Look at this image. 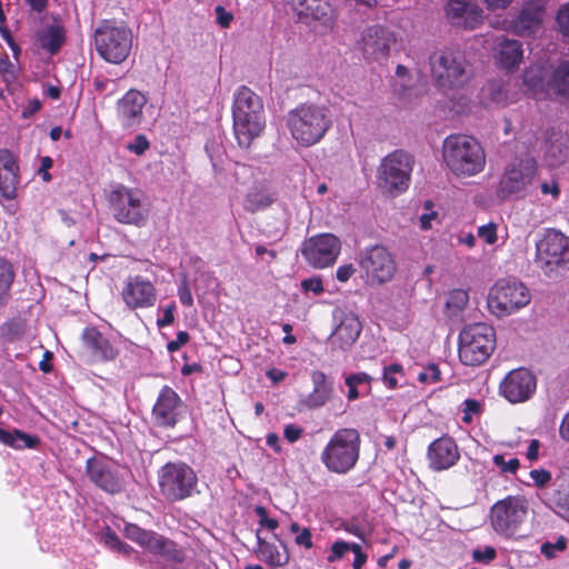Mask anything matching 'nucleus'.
<instances>
[{
  "mask_svg": "<svg viewBox=\"0 0 569 569\" xmlns=\"http://www.w3.org/2000/svg\"><path fill=\"white\" fill-rule=\"evenodd\" d=\"M438 212L433 210L431 201L425 203V212L419 217V226L422 230H429L432 228L433 222L438 221Z\"/></svg>",
  "mask_w": 569,
  "mask_h": 569,
  "instance_id": "c03bdc74",
  "label": "nucleus"
},
{
  "mask_svg": "<svg viewBox=\"0 0 569 569\" xmlns=\"http://www.w3.org/2000/svg\"><path fill=\"white\" fill-rule=\"evenodd\" d=\"M392 41L393 36L389 30L372 26L362 31L359 44L368 59L378 60L388 54Z\"/></svg>",
  "mask_w": 569,
  "mask_h": 569,
  "instance_id": "a878e982",
  "label": "nucleus"
},
{
  "mask_svg": "<svg viewBox=\"0 0 569 569\" xmlns=\"http://www.w3.org/2000/svg\"><path fill=\"white\" fill-rule=\"evenodd\" d=\"M358 263L365 283L370 287L390 282L397 271L393 256L382 246H373L361 251Z\"/></svg>",
  "mask_w": 569,
  "mask_h": 569,
  "instance_id": "f8f14e48",
  "label": "nucleus"
},
{
  "mask_svg": "<svg viewBox=\"0 0 569 569\" xmlns=\"http://www.w3.org/2000/svg\"><path fill=\"white\" fill-rule=\"evenodd\" d=\"M82 343L94 361L113 360L118 350L94 328H86L82 332Z\"/></svg>",
  "mask_w": 569,
  "mask_h": 569,
  "instance_id": "c85d7f7f",
  "label": "nucleus"
},
{
  "mask_svg": "<svg viewBox=\"0 0 569 569\" xmlns=\"http://www.w3.org/2000/svg\"><path fill=\"white\" fill-rule=\"evenodd\" d=\"M37 40L41 48L54 53L64 41L63 29L57 24L47 26L38 32Z\"/></svg>",
  "mask_w": 569,
  "mask_h": 569,
  "instance_id": "c9c22d12",
  "label": "nucleus"
},
{
  "mask_svg": "<svg viewBox=\"0 0 569 569\" xmlns=\"http://www.w3.org/2000/svg\"><path fill=\"white\" fill-rule=\"evenodd\" d=\"M348 553V542L343 540L335 541L328 550L327 561L335 563L341 560Z\"/></svg>",
  "mask_w": 569,
  "mask_h": 569,
  "instance_id": "a18cd8bd",
  "label": "nucleus"
},
{
  "mask_svg": "<svg viewBox=\"0 0 569 569\" xmlns=\"http://www.w3.org/2000/svg\"><path fill=\"white\" fill-rule=\"evenodd\" d=\"M459 450L450 438L435 440L428 449V459L433 470H446L455 466L459 459Z\"/></svg>",
  "mask_w": 569,
  "mask_h": 569,
  "instance_id": "cd10ccee",
  "label": "nucleus"
},
{
  "mask_svg": "<svg viewBox=\"0 0 569 569\" xmlns=\"http://www.w3.org/2000/svg\"><path fill=\"white\" fill-rule=\"evenodd\" d=\"M277 198L270 183L258 182L251 187L244 198L243 207L247 211L256 212L269 207Z\"/></svg>",
  "mask_w": 569,
  "mask_h": 569,
  "instance_id": "473e14b6",
  "label": "nucleus"
},
{
  "mask_svg": "<svg viewBox=\"0 0 569 569\" xmlns=\"http://www.w3.org/2000/svg\"><path fill=\"white\" fill-rule=\"evenodd\" d=\"M176 306L173 303L162 308V317L157 320L160 328L170 326L174 321Z\"/></svg>",
  "mask_w": 569,
  "mask_h": 569,
  "instance_id": "680f3d73",
  "label": "nucleus"
},
{
  "mask_svg": "<svg viewBox=\"0 0 569 569\" xmlns=\"http://www.w3.org/2000/svg\"><path fill=\"white\" fill-rule=\"evenodd\" d=\"M87 475L90 480L102 490L114 493L122 488V478L119 468L111 461L92 458L87 461Z\"/></svg>",
  "mask_w": 569,
  "mask_h": 569,
  "instance_id": "b1692460",
  "label": "nucleus"
},
{
  "mask_svg": "<svg viewBox=\"0 0 569 569\" xmlns=\"http://www.w3.org/2000/svg\"><path fill=\"white\" fill-rule=\"evenodd\" d=\"M403 376V367L400 363H391L383 368L382 380L389 389H395L399 386V380Z\"/></svg>",
  "mask_w": 569,
  "mask_h": 569,
  "instance_id": "79ce46f5",
  "label": "nucleus"
},
{
  "mask_svg": "<svg viewBox=\"0 0 569 569\" xmlns=\"http://www.w3.org/2000/svg\"><path fill=\"white\" fill-rule=\"evenodd\" d=\"M189 341V335L186 331H179L177 333V338L172 341H169L167 345V349L169 352L178 351L182 346H184Z\"/></svg>",
  "mask_w": 569,
  "mask_h": 569,
  "instance_id": "774afa93",
  "label": "nucleus"
},
{
  "mask_svg": "<svg viewBox=\"0 0 569 569\" xmlns=\"http://www.w3.org/2000/svg\"><path fill=\"white\" fill-rule=\"evenodd\" d=\"M178 296L183 306L191 307L193 305V298L186 279L179 286Z\"/></svg>",
  "mask_w": 569,
  "mask_h": 569,
  "instance_id": "0e129e2a",
  "label": "nucleus"
},
{
  "mask_svg": "<svg viewBox=\"0 0 569 569\" xmlns=\"http://www.w3.org/2000/svg\"><path fill=\"white\" fill-rule=\"evenodd\" d=\"M102 540H103V543L113 549V550H117L119 552H122L124 555L129 553L132 551V548L130 546H128L127 543H123L122 541H120V539L111 531H107L103 536H102Z\"/></svg>",
  "mask_w": 569,
  "mask_h": 569,
  "instance_id": "49530a36",
  "label": "nucleus"
},
{
  "mask_svg": "<svg viewBox=\"0 0 569 569\" xmlns=\"http://www.w3.org/2000/svg\"><path fill=\"white\" fill-rule=\"evenodd\" d=\"M0 442L14 449H23L34 448L38 445V439L19 430L10 432L0 428Z\"/></svg>",
  "mask_w": 569,
  "mask_h": 569,
  "instance_id": "4c0bfd02",
  "label": "nucleus"
},
{
  "mask_svg": "<svg viewBox=\"0 0 569 569\" xmlns=\"http://www.w3.org/2000/svg\"><path fill=\"white\" fill-rule=\"evenodd\" d=\"M493 463L505 473H516L520 467V462L517 458H511L507 461L503 455H496L493 457Z\"/></svg>",
  "mask_w": 569,
  "mask_h": 569,
  "instance_id": "de8ad7c7",
  "label": "nucleus"
},
{
  "mask_svg": "<svg viewBox=\"0 0 569 569\" xmlns=\"http://www.w3.org/2000/svg\"><path fill=\"white\" fill-rule=\"evenodd\" d=\"M216 22L221 28H229L231 22L233 21V14L227 11L222 6H218L214 9Z\"/></svg>",
  "mask_w": 569,
  "mask_h": 569,
  "instance_id": "4d7b16f0",
  "label": "nucleus"
},
{
  "mask_svg": "<svg viewBox=\"0 0 569 569\" xmlns=\"http://www.w3.org/2000/svg\"><path fill=\"white\" fill-rule=\"evenodd\" d=\"M441 372L436 365L427 366L419 375L418 380L422 383L431 385L440 381Z\"/></svg>",
  "mask_w": 569,
  "mask_h": 569,
  "instance_id": "8fccbe9b",
  "label": "nucleus"
},
{
  "mask_svg": "<svg viewBox=\"0 0 569 569\" xmlns=\"http://www.w3.org/2000/svg\"><path fill=\"white\" fill-rule=\"evenodd\" d=\"M356 272L352 263H346L338 267L336 270V278L340 282H347Z\"/></svg>",
  "mask_w": 569,
  "mask_h": 569,
  "instance_id": "338daca9",
  "label": "nucleus"
},
{
  "mask_svg": "<svg viewBox=\"0 0 569 569\" xmlns=\"http://www.w3.org/2000/svg\"><path fill=\"white\" fill-rule=\"evenodd\" d=\"M147 97L139 90H129L117 103V114L122 126L132 128L141 123Z\"/></svg>",
  "mask_w": 569,
  "mask_h": 569,
  "instance_id": "bb28decb",
  "label": "nucleus"
},
{
  "mask_svg": "<svg viewBox=\"0 0 569 569\" xmlns=\"http://www.w3.org/2000/svg\"><path fill=\"white\" fill-rule=\"evenodd\" d=\"M300 20L312 23L321 33H327L335 26V12L327 0H283Z\"/></svg>",
  "mask_w": 569,
  "mask_h": 569,
  "instance_id": "6ab92c4d",
  "label": "nucleus"
},
{
  "mask_svg": "<svg viewBox=\"0 0 569 569\" xmlns=\"http://www.w3.org/2000/svg\"><path fill=\"white\" fill-rule=\"evenodd\" d=\"M123 532L128 539L137 542L153 555L163 556L172 560L180 559L176 545L156 532L144 530L132 523L126 525Z\"/></svg>",
  "mask_w": 569,
  "mask_h": 569,
  "instance_id": "4be33fe9",
  "label": "nucleus"
},
{
  "mask_svg": "<svg viewBox=\"0 0 569 569\" xmlns=\"http://www.w3.org/2000/svg\"><path fill=\"white\" fill-rule=\"evenodd\" d=\"M536 263L549 278L569 270V237L556 229H548L536 243Z\"/></svg>",
  "mask_w": 569,
  "mask_h": 569,
  "instance_id": "0eeeda50",
  "label": "nucleus"
},
{
  "mask_svg": "<svg viewBox=\"0 0 569 569\" xmlns=\"http://www.w3.org/2000/svg\"><path fill=\"white\" fill-rule=\"evenodd\" d=\"M371 380L372 378L366 372L349 375L345 380L346 386L348 387V400L353 401L365 392H369Z\"/></svg>",
  "mask_w": 569,
  "mask_h": 569,
  "instance_id": "e433bc0d",
  "label": "nucleus"
},
{
  "mask_svg": "<svg viewBox=\"0 0 569 569\" xmlns=\"http://www.w3.org/2000/svg\"><path fill=\"white\" fill-rule=\"evenodd\" d=\"M120 296L130 310L148 309L156 305L157 289L149 279L133 276L123 282Z\"/></svg>",
  "mask_w": 569,
  "mask_h": 569,
  "instance_id": "412c9836",
  "label": "nucleus"
},
{
  "mask_svg": "<svg viewBox=\"0 0 569 569\" xmlns=\"http://www.w3.org/2000/svg\"><path fill=\"white\" fill-rule=\"evenodd\" d=\"M335 327L329 337V343L333 351H347L359 339L362 323L352 312H341L335 316Z\"/></svg>",
  "mask_w": 569,
  "mask_h": 569,
  "instance_id": "5701e85b",
  "label": "nucleus"
},
{
  "mask_svg": "<svg viewBox=\"0 0 569 569\" xmlns=\"http://www.w3.org/2000/svg\"><path fill=\"white\" fill-rule=\"evenodd\" d=\"M529 476L539 488L546 487L552 478L551 472L546 469H533L530 471Z\"/></svg>",
  "mask_w": 569,
  "mask_h": 569,
  "instance_id": "864d4df0",
  "label": "nucleus"
},
{
  "mask_svg": "<svg viewBox=\"0 0 569 569\" xmlns=\"http://www.w3.org/2000/svg\"><path fill=\"white\" fill-rule=\"evenodd\" d=\"M481 99L488 108H500L518 100L517 92H511L508 84L500 81H491L481 91Z\"/></svg>",
  "mask_w": 569,
  "mask_h": 569,
  "instance_id": "2f4dec72",
  "label": "nucleus"
},
{
  "mask_svg": "<svg viewBox=\"0 0 569 569\" xmlns=\"http://www.w3.org/2000/svg\"><path fill=\"white\" fill-rule=\"evenodd\" d=\"M301 288L303 291H311L316 295H320L323 291L322 280L319 277H312L302 280Z\"/></svg>",
  "mask_w": 569,
  "mask_h": 569,
  "instance_id": "bf43d9fd",
  "label": "nucleus"
},
{
  "mask_svg": "<svg viewBox=\"0 0 569 569\" xmlns=\"http://www.w3.org/2000/svg\"><path fill=\"white\" fill-rule=\"evenodd\" d=\"M233 132L241 148H249L266 128V112L261 97L250 88L237 89L232 104Z\"/></svg>",
  "mask_w": 569,
  "mask_h": 569,
  "instance_id": "f257e3e1",
  "label": "nucleus"
},
{
  "mask_svg": "<svg viewBox=\"0 0 569 569\" xmlns=\"http://www.w3.org/2000/svg\"><path fill=\"white\" fill-rule=\"evenodd\" d=\"M445 14L451 24L465 29H476L483 20V10L469 0H449Z\"/></svg>",
  "mask_w": 569,
  "mask_h": 569,
  "instance_id": "393cba45",
  "label": "nucleus"
},
{
  "mask_svg": "<svg viewBox=\"0 0 569 569\" xmlns=\"http://www.w3.org/2000/svg\"><path fill=\"white\" fill-rule=\"evenodd\" d=\"M468 302L469 296L467 291L461 289L450 291L446 302L447 317L450 319L458 317L468 306Z\"/></svg>",
  "mask_w": 569,
  "mask_h": 569,
  "instance_id": "58836bf2",
  "label": "nucleus"
},
{
  "mask_svg": "<svg viewBox=\"0 0 569 569\" xmlns=\"http://www.w3.org/2000/svg\"><path fill=\"white\" fill-rule=\"evenodd\" d=\"M313 390L303 400L308 408H318L323 406L330 398L332 387L327 376L321 371H313L311 375Z\"/></svg>",
  "mask_w": 569,
  "mask_h": 569,
  "instance_id": "f704fd0d",
  "label": "nucleus"
},
{
  "mask_svg": "<svg viewBox=\"0 0 569 569\" xmlns=\"http://www.w3.org/2000/svg\"><path fill=\"white\" fill-rule=\"evenodd\" d=\"M14 279L12 266L3 259H0V308L3 307L8 299L10 288Z\"/></svg>",
  "mask_w": 569,
  "mask_h": 569,
  "instance_id": "ea45409f",
  "label": "nucleus"
},
{
  "mask_svg": "<svg viewBox=\"0 0 569 569\" xmlns=\"http://www.w3.org/2000/svg\"><path fill=\"white\" fill-rule=\"evenodd\" d=\"M107 201L116 221L122 224L142 226L148 218L146 194L138 188L113 183Z\"/></svg>",
  "mask_w": 569,
  "mask_h": 569,
  "instance_id": "423d86ee",
  "label": "nucleus"
},
{
  "mask_svg": "<svg viewBox=\"0 0 569 569\" xmlns=\"http://www.w3.org/2000/svg\"><path fill=\"white\" fill-rule=\"evenodd\" d=\"M161 495L169 501H180L192 495L197 487L196 472L183 462H169L159 473Z\"/></svg>",
  "mask_w": 569,
  "mask_h": 569,
  "instance_id": "ddd939ff",
  "label": "nucleus"
},
{
  "mask_svg": "<svg viewBox=\"0 0 569 569\" xmlns=\"http://www.w3.org/2000/svg\"><path fill=\"white\" fill-rule=\"evenodd\" d=\"M286 123L293 141L300 147L308 148L323 139L332 121L327 107L302 103L288 112Z\"/></svg>",
  "mask_w": 569,
  "mask_h": 569,
  "instance_id": "f03ea898",
  "label": "nucleus"
},
{
  "mask_svg": "<svg viewBox=\"0 0 569 569\" xmlns=\"http://www.w3.org/2000/svg\"><path fill=\"white\" fill-rule=\"evenodd\" d=\"M0 73L6 81H10L14 78V67L7 56L0 57Z\"/></svg>",
  "mask_w": 569,
  "mask_h": 569,
  "instance_id": "69168bd1",
  "label": "nucleus"
},
{
  "mask_svg": "<svg viewBox=\"0 0 569 569\" xmlns=\"http://www.w3.org/2000/svg\"><path fill=\"white\" fill-rule=\"evenodd\" d=\"M557 22L561 33L569 38V7H563L559 10Z\"/></svg>",
  "mask_w": 569,
  "mask_h": 569,
  "instance_id": "052dcab7",
  "label": "nucleus"
},
{
  "mask_svg": "<svg viewBox=\"0 0 569 569\" xmlns=\"http://www.w3.org/2000/svg\"><path fill=\"white\" fill-rule=\"evenodd\" d=\"M430 67L438 84L450 88L463 82L467 61L460 51L446 49L431 56Z\"/></svg>",
  "mask_w": 569,
  "mask_h": 569,
  "instance_id": "f3484780",
  "label": "nucleus"
},
{
  "mask_svg": "<svg viewBox=\"0 0 569 569\" xmlns=\"http://www.w3.org/2000/svg\"><path fill=\"white\" fill-rule=\"evenodd\" d=\"M493 57L499 68L512 71L519 67L523 59L522 43L515 39L500 37Z\"/></svg>",
  "mask_w": 569,
  "mask_h": 569,
  "instance_id": "c756f323",
  "label": "nucleus"
},
{
  "mask_svg": "<svg viewBox=\"0 0 569 569\" xmlns=\"http://www.w3.org/2000/svg\"><path fill=\"white\" fill-rule=\"evenodd\" d=\"M463 416H462V421L465 423H470L473 419V416L475 415H478L480 412V405L478 401L473 400V399H467L465 402H463Z\"/></svg>",
  "mask_w": 569,
  "mask_h": 569,
  "instance_id": "5fc2aeb1",
  "label": "nucleus"
},
{
  "mask_svg": "<svg viewBox=\"0 0 569 569\" xmlns=\"http://www.w3.org/2000/svg\"><path fill=\"white\" fill-rule=\"evenodd\" d=\"M94 47L107 62H123L132 47V32L123 23L111 20L102 21L94 31Z\"/></svg>",
  "mask_w": 569,
  "mask_h": 569,
  "instance_id": "1a4fd4ad",
  "label": "nucleus"
},
{
  "mask_svg": "<svg viewBox=\"0 0 569 569\" xmlns=\"http://www.w3.org/2000/svg\"><path fill=\"white\" fill-rule=\"evenodd\" d=\"M257 540L258 546L256 549V553L258 558L263 560L270 567L277 568L282 567L289 561V553L287 551L286 546L280 542V545H274L266 541L261 538L260 531H257Z\"/></svg>",
  "mask_w": 569,
  "mask_h": 569,
  "instance_id": "72a5a7b5",
  "label": "nucleus"
},
{
  "mask_svg": "<svg viewBox=\"0 0 569 569\" xmlns=\"http://www.w3.org/2000/svg\"><path fill=\"white\" fill-rule=\"evenodd\" d=\"M496 349L495 328L486 322L466 325L458 336V355L460 361L470 367H478L488 361Z\"/></svg>",
  "mask_w": 569,
  "mask_h": 569,
  "instance_id": "39448f33",
  "label": "nucleus"
},
{
  "mask_svg": "<svg viewBox=\"0 0 569 569\" xmlns=\"http://www.w3.org/2000/svg\"><path fill=\"white\" fill-rule=\"evenodd\" d=\"M531 301L529 288L517 279H499L489 289L487 307L497 318L508 317Z\"/></svg>",
  "mask_w": 569,
  "mask_h": 569,
  "instance_id": "6e6552de",
  "label": "nucleus"
},
{
  "mask_svg": "<svg viewBox=\"0 0 569 569\" xmlns=\"http://www.w3.org/2000/svg\"><path fill=\"white\" fill-rule=\"evenodd\" d=\"M179 396L164 387L153 407L156 421L161 426H174L178 419Z\"/></svg>",
  "mask_w": 569,
  "mask_h": 569,
  "instance_id": "7c9ffc66",
  "label": "nucleus"
},
{
  "mask_svg": "<svg viewBox=\"0 0 569 569\" xmlns=\"http://www.w3.org/2000/svg\"><path fill=\"white\" fill-rule=\"evenodd\" d=\"M19 171H0V193L6 199H13L19 186Z\"/></svg>",
  "mask_w": 569,
  "mask_h": 569,
  "instance_id": "a19ab883",
  "label": "nucleus"
},
{
  "mask_svg": "<svg viewBox=\"0 0 569 569\" xmlns=\"http://www.w3.org/2000/svg\"><path fill=\"white\" fill-rule=\"evenodd\" d=\"M360 442V435L356 429H339L322 449L320 460L330 472L345 475L357 465Z\"/></svg>",
  "mask_w": 569,
  "mask_h": 569,
  "instance_id": "20e7f679",
  "label": "nucleus"
},
{
  "mask_svg": "<svg viewBox=\"0 0 569 569\" xmlns=\"http://www.w3.org/2000/svg\"><path fill=\"white\" fill-rule=\"evenodd\" d=\"M568 545L567 538L559 536L555 542L547 541L541 545L540 551L547 559L555 558L559 552L566 550Z\"/></svg>",
  "mask_w": 569,
  "mask_h": 569,
  "instance_id": "37998d69",
  "label": "nucleus"
},
{
  "mask_svg": "<svg viewBox=\"0 0 569 569\" xmlns=\"http://www.w3.org/2000/svg\"><path fill=\"white\" fill-rule=\"evenodd\" d=\"M545 69L539 66L530 67L525 71L523 83L528 91L536 98L545 92L557 97L569 98V62H562L552 73L545 86Z\"/></svg>",
  "mask_w": 569,
  "mask_h": 569,
  "instance_id": "2eb2a0df",
  "label": "nucleus"
},
{
  "mask_svg": "<svg viewBox=\"0 0 569 569\" xmlns=\"http://www.w3.org/2000/svg\"><path fill=\"white\" fill-rule=\"evenodd\" d=\"M540 191L543 196H550L553 200L558 199L560 194L559 184L555 179L542 181Z\"/></svg>",
  "mask_w": 569,
  "mask_h": 569,
  "instance_id": "13d9d810",
  "label": "nucleus"
},
{
  "mask_svg": "<svg viewBox=\"0 0 569 569\" xmlns=\"http://www.w3.org/2000/svg\"><path fill=\"white\" fill-rule=\"evenodd\" d=\"M0 171H19L17 160L9 150H0Z\"/></svg>",
  "mask_w": 569,
  "mask_h": 569,
  "instance_id": "603ef678",
  "label": "nucleus"
},
{
  "mask_svg": "<svg viewBox=\"0 0 569 569\" xmlns=\"http://www.w3.org/2000/svg\"><path fill=\"white\" fill-rule=\"evenodd\" d=\"M545 17L546 0H528L511 19H495L491 26L519 37H529L541 29Z\"/></svg>",
  "mask_w": 569,
  "mask_h": 569,
  "instance_id": "4468645a",
  "label": "nucleus"
},
{
  "mask_svg": "<svg viewBox=\"0 0 569 569\" xmlns=\"http://www.w3.org/2000/svg\"><path fill=\"white\" fill-rule=\"evenodd\" d=\"M536 389V376L526 368L509 371L499 385V393L510 403L528 401Z\"/></svg>",
  "mask_w": 569,
  "mask_h": 569,
  "instance_id": "aec40b11",
  "label": "nucleus"
},
{
  "mask_svg": "<svg viewBox=\"0 0 569 569\" xmlns=\"http://www.w3.org/2000/svg\"><path fill=\"white\" fill-rule=\"evenodd\" d=\"M537 174V164L532 158L519 159L510 163L501 177L497 194L501 199L523 197Z\"/></svg>",
  "mask_w": 569,
  "mask_h": 569,
  "instance_id": "dca6fc26",
  "label": "nucleus"
},
{
  "mask_svg": "<svg viewBox=\"0 0 569 569\" xmlns=\"http://www.w3.org/2000/svg\"><path fill=\"white\" fill-rule=\"evenodd\" d=\"M496 549L492 547H486L483 549H476L473 551V559L479 562H489L496 558Z\"/></svg>",
  "mask_w": 569,
  "mask_h": 569,
  "instance_id": "e2e57ef3",
  "label": "nucleus"
},
{
  "mask_svg": "<svg viewBox=\"0 0 569 569\" xmlns=\"http://www.w3.org/2000/svg\"><path fill=\"white\" fill-rule=\"evenodd\" d=\"M529 513L526 498L508 496L490 508L489 522L492 530L503 538H517Z\"/></svg>",
  "mask_w": 569,
  "mask_h": 569,
  "instance_id": "9d476101",
  "label": "nucleus"
},
{
  "mask_svg": "<svg viewBox=\"0 0 569 569\" xmlns=\"http://www.w3.org/2000/svg\"><path fill=\"white\" fill-rule=\"evenodd\" d=\"M442 159L449 171L458 178L479 174L486 166V153L473 137L451 134L442 143Z\"/></svg>",
  "mask_w": 569,
  "mask_h": 569,
  "instance_id": "7ed1b4c3",
  "label": "nucleus"
},
{
  "mask_svg": "<svg viewBox=\"0 0 569 569\" xmlns=\"http://www.w3.org/2000/svg\"><path fill=\"white\" fill-rule=\"evenodd\" d=\"M413 168L412 157L401 150L382 158L377 169V184L386 193L399 194L409 188Z\"/></svg>",
  "mask_w": 569,
  "mask_h": 569,
  "instance_id": "9b49d317",
  "label": "nucleus"
},
{
  "mask_svg": "<svg viewBox=\"0 0 569 569\" xmlns=\"http://www.w3.org/2000/svg\"><path fill=\"white\" fill-rule=\"evenodd\" d=\"M150 148V143L146 136L138 134L127 144V149L137 156L143 154Z\"/></svg>",
  "mask_w": 569,
  "mask_h": 569,
  "instance_id": "3c124183",
  "label": "nucleus"
},
{
  "mask_svg": "<svg viewBox=\"0 0 569 569\" xmlns=\"http://www.w3.org/2000/svg\"><path fill=\"white\" fill-rule=\"evenodd\" d=\"M497 229V224L492 222L480 226L478 228V237L482 239L485 243L492 246L498 241Z\"/></svg>",
  "mask_w": 569,
  "mask_h": 569,
  "instance_id": "09e8293b",
  "label": "nucleus"
},
{
  "mask_svg": "<svg viewBox=\"0 0 569 569\" xmlns=\"http://www.w3.org/2000/svg\"><path fill=\"white\" fill-rule=\"evenodd\" d=\"M256 515L259 517V523L261 527L267 528L268 530H276L279 526L278 521L268 516L267 509L264 507H257L254 509Z\"/></svg>",
  "mask_w": 569,
  "mask_h": 569,
  "instance_id": "6e6d98bb",
  "label": "nucleus"
},
{
  "mask_svg": "<svg viewBox=\"0 0 569 569\" xmlns=\"http://www.w3.org/2000/svg\"><path fill=\"white\" fill-rule=\"evenodd\" d=\"M341 251V242L332 233H321L305 240L301 253L316 269H325L336 263Z\"/></svg>",
  "mask_w": 569,
  "mask_h": 569,
  "instance_id": "a211bd4d",
  "label": "nucleus"
}]
</instances>
